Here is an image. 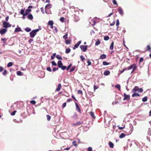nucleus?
<instances>
[{
  "label": "nucleus",
  "instance_id": "nucleus-53",
  "mask_svg": "<svg viewBox=\"0 0 151 151\" xmlns=\"http://www.w3.org/2000/svg\"><path fill=\"white\" fill-rule=\"evenodd\" d=\"M52 64L54 66H56L57 64L55 63V62L54 61H52Z\"/></svg>",
  "mask_w": 151,
  "mask_h": 151
},
{
  "label": "nucleus",
  "instance_id": "nucleus-1",
  "mask_svg": "<svg viewBox=\"0 0 151 151\" xmlns=\"http://www.w3.org/2000/svg\"><path fill=\"white\" fill-rule=\"evenodd\" d=\"M39 29H37L32 30L29 33L30 37L32 38H33L36 35L37 32L39 31Z\"/></svg>",
  "mask_w": 151,
  "mask_h": 151
},
{
  "label": "nucleus",
  "instance_id": "nucleus-29",
  "mask_svg": "<svg viewBox=\"0 0 151 151\" xmlns=\"http://www.w3.org/2000/svg\"><path fill=\"white\" fill-rule=\"evenodd\" d=\"M115 87L117 88L119 91H120L121 86L120 85L117 84L115 86Z\"/></svg>",
  "mask_w": 151,
  "mask_h": 151
},
{
  "label": "nucleus",
  "instance_id": "nucleus-24",
  "mask_svg": "<svg viewBox=\"0 0 151 151\" xmlns=\"http://www.w3.org/2000/svg\"><path fill=\"white\" fill-rule=\"evenodd\" d=\"M22 30L21 28L19 27L18 28H16L15 29V32H19L21 31Z\"/></svg>",
  "mask_w": 151,
  "mask_h": 151
},
{
  "label": "nucleus",
  "instance_id": "nucleus-37",
  "mask_svg": "<svg viewBox=\"0 0 151 151\" xmlns=\"http://www.w3.org/2000/svg\"><path fill=\"white\" fill-rule=\"evenodd\" d=\"M109 37L108 36H105L104 37V40H106V41H107V40H109Z\"/></svg>",
  "mask_w": 151,
  "mask_h": 151
},
{
  "label": "nucleus",
  "instance_id": "nucleus-41",
  "mask_svg": "<svg viewBox=\"0 0 151 151\" xmlns=\"http://www.w3.org/2000/svg\"><path fill=\"white\" fill-rule=\"evenodd\" d=\"M17 74L18 76H22V73L21 71H19L17 72Z\"/></svg>",
  "mask_w": 151,
  "mask_h": 151
},
{
  "label": "nucleus",
  "instance_id": "nucleus-48",
  "mask_svg": "<svg viewBox=\"0 0 151 151\" xmlns=\"http://www.w3.org/2000/svg\"><path fill=\"white\" fill-rule=\"evenodd\" d=\"M47 70L48 71L50 72H51L52 71L50 67H47Z\"/></svg>",
  "mask_w": 151,
  "mask_h": 151
},
{
  "label": "nucleus",
  "instance_id": "nucleus-15",
  "mask_svg": "<svg viewBox=\"0 0 151 151\" xmlns=\"http://www.w3.org/2000/svg\"><path fill=\"white\" fill-rule=\"evenodd\" d=\"M109 145L110 147L113 148L114 146V144L111 142H109Z\"/></svg>",
  "mask_w": 151,
  "mask_h": 151
},
{
  "label": "nucleus",
  "instance_id": "nucleus-42",
  "mask_svg": "<svg viewBox=\"0 0 151 151\" xmlns=\"http://www.w3.org/2000/svg\"><path fill=\"white\" fill-rule=\"evenodd\" d=\"M151 49V47L149 45H147V51H150Z\"/></svg>",
  "mask_w": 151,
  "mask_h": 151
},
{
  "label": "nucleus",
  "instance_id": "nucleus-61",
  "mask_svg": "<svg viewBox=\"0 0 151 151\" xmlns=\"http://www.w3.org/2000/svg\"><path fill=\"white\" fill-rule=\"evenodd\" d=\"M112 1H113V4H115V5H117V4L116 0H113Z\"/></svg>",
  "mask_w": 151,
  "mask_h": 151
},
{
  "label": "nucleus",
  "instance_id": "nucleus-20",
  "mask_svg": "<svg viewBox=\"0 0 151 151\" xmlns=\"http://www.w3.org/2000/svg\"><path fill=\"white\" fill-rule=\"evenodd\" d=\"M139 96L140 95L139 94L137 93H134L132 94V97H134L135 96Z\"/></svg>",
  "mask_w": 151,
  "mask_h": 151
},
{
  "label": "nucleus",
  "instance_id": "nucleus-63",
  "mask_svg": "<svg viewBox=\"0 0 151 151\" xmlns=\"http://www.w3.org/2000/svg\"><path fill=\"white\" fill-rule=\"evenodd\" d=\"M87 63H88V65H91V63L89 60H88L87 61Z\"/></svg>",
  "mask_w": 151,
  "mask_h": 151
},
{
  "label": "nucleus",
  "instance_id": "nucleus-10",
  "mask_svg": "<svg viewBox=\"0 0 151 151\" xmlns=\"http://www.w3.org/2000/svg\"><path fill=\"white\" fill-rule=\"evenodd\" d=\"M7 31V29H3L0 31V33L1 34H4Z\"/></svg>",
  "mask_w": 151,
  "mask_h": 151
},
{
  "label": "nucleus",
  "instance_id": "nucleus-47",
  "mask_svg": "<svg viewBox=\"0 0 151 151\" xmlns=\"http://www.w3.org/2000/svg\"><path fill=\"white\" fill-rule=\"evenodd\" d=\"M75 67H72L70 70V72H71L73 71L75 69Z\"/></svg>",
  "mask_w": 151,
  "mask_h": 151
},
{
  "label": "nucleus",
  "instance_id": "nucleus-19",
  "mask_svg": "<svg viewBox=\"0 0 151 151\" xmlns=\"http://www.w3.org/2000/svg\"><path fill=\"white\" fill-rule=\"evenodd\" d=\"M71 40H65V42L66 45H68L70 44Z\"/></svg>",
  "mask_w": 151,
  "mask_h": 151
},
{
  "label": "nucleus",
  "instance_id": "nucleus-30",
  "mask_svg": "<svg viewBox=\"0 0 151 151\" xmlns=\"http://www.w3.org/2000/svg\"><path fill=\"white\" fill-rule=\"evenodd\" d=\"M90 114L93 119H94L95 118V117L94 116V114L92 111H91L90 112Z\"/></svg>",
  "mask_w": 151,
  "mask_h": 151
},
{
  "label": "nucleus",
  "instance_id": "nucleus-40",
  "mask_svg": "<svg viewBox=\"0 0 151 151\" xmlns=\"http://www.w3.org/2000/svg\"><path fill=\"white\" fill-rule=\"evenodd\" d=\"M13 65V64L11 62H9L8 63V64L7 65V67H10L12 66Z\"/></svg>",
  "mask_w": 151,
  "mask_h": 151
},
{
  "label": "nucleus",
  "instance_id": "nucleus-21",
  "mask_svg": "<svg viewBox=\"0 0 151 151\" xmlns=\"http://www.w3.org/2000/svg\"><path fill=\"white\" fill-rule=\"evenodd\" d=\"M51 4H47L46 5L45 8V10L49 9L51 8Z\"/></svg>",
  "mask_w": 151,
  "mask_h": 151
},
{
  "label": "nucleus",
  "instance_id": "nucleus-4",
  "mask_svg": "<svg viewBox=\"0 0 151 151\" xmlns=\"http://www.w3.org/2000/svg\"><path fill=\"white\" fill-rule=\"evenodd\" d=\"M87 45H81L80 46V47L83 52H85L87 50Z\"/></svg>",
  "mask_w": 151,
  "mask_h": 151
},
{
  "label": "nucleus",
  "instance_id": "nucleus-56",
  "mask_svg": "<svg viewBox=\"0 0 151 151\" xmlns=\"http://www.w3.org/2000/svg\"><path fill=\"white\" fill-rule=\"evenodd\" d=\"M16 112H17V111L16 110H15V111H14L13 112H12L11 113V115L12 116L14 115L15 114Z\"/></svg>",
  "mask_w": 151,
  "mask_h": 151
},
{
  "label": "nucleus",
  "instance_id": "nucleus-43",
  "mask_svg": "<svg viewBox=\"0 0 151 151\" xmlns=\"http://www.w3.org/2000/svg\"><path fill=\"white\" fill-rule=\"evenodd\" d=\"M56 54L55 53L53 54L52 56H51V60L54 59V57L56 56Z\"/></svg>",
  "mask_w": 151,
  "mask_h": 151
},
{
  "label": "nucleus",
  "instance_id": "nucleus-3",
  "mask_svg": "<svg viewBox=\"0 0 151 151\" xmlns=\"http://www.w3.org/2000/svg\"><path fill=\"white\" fill-rule=\"evenodd\" d=\"M33 7V6H29L28 7V9H27L25 12V15L26 16L28 15L29 13L31 11V9H29V8H32Z\"/></svg>",
  "mask_w": 151,
  "mask_h": 151
},
{
  "label": "nucleus",
  "instance_id": "nucleus-23",
  "mask_svg": "<svg viewBox=\"0 0 151 151\" xmlns=\"http://www.w3.org/2000/svg\"><path fill=\"white\" fill-rule=\"evenodd\" d=\"M138 87L137 86H135L132 90L134 92H136L138 91Z\"/></svg>",
  "mask_w": 151,
  "mask_h": 151
},
{
  "label": "nucleus",
  "instance_id": "nucleus-27",
  "mask_svg": "<svg viewBox=\"0 0 151 151\" xmlns=\"http://www.w3.org/2000/svg\"><path fill=\"white\" fill-rule=\"evenodd\" d=\"M126 136V135L123 133H122L119 136V137L120 138H122Z\"/></svg>",
  "mask_w": 151,
  "mask_h": 151
},
{
  "label": "nucleus",
  "instance_id": "nucleus-50",
  "mask_svg": "<svg viewBox=\"0 0 151 151\" xmlns=\"http://www.w3.org/2000/svg\"><path fill=\"white\" fill-rule=\"evenodd\" d=\"M60 68H61L62 70H64L66 69V67L65 66H63V65L61 66V67Z\"/></svg>",
  "mask_w": 151,
  "mask_h": 151
},
{
  "label": "nucleus",
  "instance_id": "nucleus-51",
  "mask_svg": "<svg viewBox=\"0 0 151 151\" xmlns=\"http://www.w3.org/2000/svg\"><path fill=\"white\" fill-rule=\"evenodd\" d=\"M7 70H4V72L2 74L4 76H5L7 74Z\"/></svg>",
  "mask_w": 151,
  "mask_h": 151
},
{
  "label": "nucleus",
  "instance_id": "nucleus-12",
  "mask_svg": "<svg viewBox=\"0 0 151 151\" xmlns=\"http://www.w3.org/2000/svg\"><path fill=\"white\" fill-rule=\"evenodd\" d=\"M118 11L120 14L122 15H123L124 12L122 9L121 8H119L118 9Z\"/></svg>",
  "mask_w": 151,
  "mask_h": 151
},
{
  "label": "nucleus",
  "instance_id": "nucleus-13",
  "mask_svg": "<svg viewBox=\"0 0 151 151\" xmlns=\"http://www.w3.org/2000/svg\"><path fill=\"white\" fill-rule=\"evenodd\" d=\"M58 66L59 68L61 67V66L63 65V63L61 60H59L58 62Z\"/></svg>",
  "mask_w": 151,
  "mask_h": 151
},
{
  "label": "nucleus",
  "instance_id": "nucleus-25",
  "mask_svg": "<svg viewBox=\"0 0 151 151\" xmlns=\"http://www.w3.org/2000/svg\"><path fill=\"white\" fill-rule=\"evenodd\" d=\"M114 42H112L110 47V49L111 50H112L114 48Z\"/></svg>",
  "mask_w": 151,
  "mask_h": 151
},
{
  "label": "nucleus",
  "instance_id": "nucleus-22",
  "mask_svg": "<svg viewBox=\"0 0 151 151\" xmlns=\"http://www.w3.org/2000/svg\"><path fill=\"white\" fill-rule=\"evenodd\" d=\"M132 67H133L132 66H131V65H130L127 68H124V71H125L126 70H129L131 69L132 68Z\"/></svg>",
  "mask_w": 151,
  "mask_h": 151
},
{
  "label": "nucleus",
  "instance_id": "nucleus-35",
  "mask_svg": "<svg viewBox=\"0 0 151 151\" xmlns=\"http://www.w3.org/2000/svg\"><path fill=\"white\" fill-rule=\"evenodd\" d=\"M100 43V41L99 39H97V41L95 43L96 45H98Z\"/></svg>",
  "mask_w": 151,
  "mask_h": 151
},
{
  "label": "nucleus",
  "instance_id": "nucleus-39",
  "mask_svg": "<svg viewBox=\"0 0 151 151\" xmlns=\"http://www.w3.org/2000/svg\"><path fill=\"white\" fill-rule=\"evenodd\" d=\"M109 64V63H107L106 61H103V65H106Z\"/></svg>",
  "mask_w": 151,
  "mask_h": 151
},
{
  "label": "nucleus",
  "instance_id": "nucleus-17",
  "mask_svg": "<svg viewBox=\"0 0 151 151\" xmlns=\"http://www.w3.org/2000/svg\"><path fill=\"white\" fill-rule=\"evenodd\" d=\"M27 18L28 19L30 20H32L33 19V17L32 14H30L27 16Z\"/></svg>",
  "mask_w": 151,
  "mask_h": 151
},
{
  "label": "nucleus",
  "instance_id": "nucleus-57",
  "mask_svg": "<svg viewBox=\"0 0 151 151\" xmlns=\"http://www.w3.org/2000/svg\"><path fill=\"white\" fill-rule=\"evenodd\" d=\"M80 58L81 59V60L83 61L85 59V58H84V57L82 55H81L80 57Z\"/></svg>",
  "mask_w": 151,
  "mask_h": 151
},
{
  "label": "nucleus",
  "instance_id": "nucleus-49",
  "mask_svg": "<svg viewBox=\"0 0 151 151\" xmlns=\"http://www.w3.org/2000/svg\"><path fill=\"white\" fill-rule=\"evenodd\" d=\"M68 35L67 34H66L64 35L63 37L64 39H66L68 38Z\"/></svg>",
  "mask_w": 151,
  "mask_h": 151
},
{
  "label": "nucleus",
  "instance_id": "nucleus-34",
  "mask_svg": "<svg viewBox=\"0 0 151 151\" xmlns=\"http://www.w3.org/2000/svg\"><path fill=\"white\" fill-rule=\"evenodd\" d=\"M25 30L28 32H29L31 31V29L29 27H27L25 29Z\"/></svg>",
  "mask_w": 151,
  "mask_h": 151
},
{
  "label": "nucleus",
  "instance_id": "nucleus-6",
  "mask_svg": "<svg viewBox=\"0 0 151 151\" xmlns=\"http://www.w3.org/2000/svg\"><path fill=\"white\" fill-rule=\"evenodd\" d=\"M53 22L52 20H50L48 22L47 24L48 25L50 26V28L52 29H53Z\"/></svg>",
  "mask_w": 151,
  "mask_h": 151
},
{
  "label": "nucleus",
  "instance_id": "nucleus-46",
  "mask_svg": "<svg viewBox=\"0 0 151 151\" xmlns=\"http://www.w3.org/2000/svg\"><path fill=\"white\" fill-rule=\"evenodd\" d=\"M1 40L3 41L5 43L6 42V40H7V39L6 38H1Z\"/></svg>",
  "mask_w": 151,
  "mask_h": 151
},
{
  "label": "nucleus",
  "instance_id": "nucleus-11",
  "mask_svg": "<svg viewBox=\"0 0 151 151\" xmlns=\"http://www.w3.org/2000/svg\"><path fill=\"white\" fill-rule=\"evenodd\" d=\"M83 124V122H78L76 123H73V125L74 126H76L80 125L81 124Z\"/></svg>",
  "mask_w": 151,
  "mask_h": 151
},
{
  "label": "nucleus",
  "instance_id": "nucleus-44",
  "mask_svg": "<svg viewBox=\"0 0 151 151\" xmlns=\"http://www.w3.org/2000/svg\"><path fill=\"white\" fill-rule=\"evenodd\" d=\"M121 97L119 96L116 99V101H118L119 102L121 101Z\"/></svg>",
  "mask_w": 151,
  "mask_h": 151
},
{
  "label": "nucleus",
  "instance_id": "nucleus-58",
  "mask_svg": "<svg viewBox=\"0 0 151 151\" xmlns=\"http://www.w3.org/2000/svg\"><path fill=\"white\" fill-rule=\"evenodd\" d=\"M78 94H80L81 95H82L83 92H82V91H81V90H79L78 91Z\"/></svg>",
  "mask_w": 151,
  "mask_h": 151
},
{
  "label": "nucleus",
  "instance_id": "nucleus-8",
  "mask_svg": "<svg viewBox=\"0 0 151 151\" xmlns=\"http://www.w3.org/2000/svg\"><path fill=\"white\" fill-rule=\"evenodd\" d=\"M131 66H132V68H133V70L131 72V73H133L134 71L135 70V69L137 68V67L136 66V65L135 64H133L131 65Z\"/></svg>",
  "mask_w": 151,
  "mask_h": 151
},
{
  "label": "nucleus",
  "instance_id": "nucleus-26",
  "mask_svg": "<svg viewBox=\"0 0 151 151\" xmlns=\"http://www.w3.org/2000/svg\"><path fill=\"white\" fill-rule=\"evenodd\" d=\"M24 10L23 9H22L21 10V11L20 12V14H21L22 15H23L24 16H26V15H25V13H24Z\"/></svg>",
  "mask_w": 151,
  "mask_h": 151
},
{
  "label": "nucleus",
  "instance_id": "nucleus-55",
  "mask_svg": "<svg viewBox=\"0 0 151 151\" xmlns=\"http://www.w3.org/2000/svg\"><path fill=\"white\" fill-rule=\"evenodd\" d=\"M30 102L31 103L35 105L36 104V101L34 100H32L30 101Z\"/></svg>",
  "mask_w": 151,
  "mask_h": 151
},
{
  "label": "nucleus",
  "instance_id": "nucleus-9",
  "mask_svg": "<svg viewBox=\"0 0 151 151\" xmlns=\"http://www.w3.org/2000/svg\"><path fill=\"white\" fill-rule=\"evenodd\" d=\"M62 87V86L60 83L58 84L57 88L56 89L55 91H59Z\"/></svg>",
  "mask_w": 151,
  "mask_h": 151
},
{
  "label": "nucleus",
  "instance_id": "nucleus-7",
  "mask_svg": "<svg viewBox=\"0 0 151 151\" xmlns=\"http://www.w3.org/2000/svg\"><path fill=\"white\" fill-rule=\"evenodd\" d=\"M81 41H79L75 45L74 47L73 48V49L75 50L76 48H77L81 43Z\"/></svg>",
  "mask_w": 151,
  "mask_h": 151
},
{
  "label": "nucleus",
  "instance_id": "nucleus-60",
  "mask_svg": "<svg viewBox=\"0 0 151 151\" xmlns=\"http://www.w3.org/2000/svg\"><path fill=\"white\" fill-rule=\"evenodd\" d=\"M117 127H118V129H120V130H121V129H124L125 127L124 126L123 127H119V126H117Z\"/></svg>",
  "mask_w": 151,
  "mask_h": 151
},
{
  "label": "nucleus",
  "instance_id": "nucleus-28",
  "mask_svg": "<svg viewBox=\"0 0 151 151\" xmlns=\"http://www.w3.org/2000/svg\"><path fill=\"white\" fill-rule=\"evenodd\" d=\"M70 51L71 50L70 48H67L65 49V52L66 53L68 54L70 52Z\"/></svg>",
  "mask_w": 151,
  "mask_h": 151
},
{
  "label": "nucleus",
  "instance_id": "nucleus-38",
  "mask_svg": "<svg viewBox=\"0 0 151 151\" xmlns=\"http://www.w3.org/2000/svg\"><path fill=\"white\" fill-rule=\"evenodd\" d=\"M147 96H145L142 99V101L143 102H145L147 101Z\"/></svg>",
  "mask_w": 151,
  "mask_h": 151
},
{
  "label": "nucleus",
  "instance_id": "nucleus-52",
  "mask_svg": "<svg viewBox=\"0 0 151 151\" xmlns=\"http://www.w3.org/2000/svg\"><path fill=\"white\" fill-rule=\"evenodd\" d=\"M72 64H70L67 67V70H68L72 66Z\"/></svg>",
  "mask_w": 151,
  "mask_h": 151
},
{
  "label": "nucleus",
  "instance_id": "nucleus-18",
  "mask_svg": "<svg viewBox=\"0 0 151 151\" xmlns=\"http://www.w3.org/2000/svg\"><path fill=\"white\" fill-rule=\"evenodd\" d=\"M75 104H76V109H78V111L79 112L81 113V110H80V108L79 107V106L78 105L76 102L75 103Z\"/></svg>",
  "mask_w": 151,
  "mask_h": 151
},
{
  "label": "nucleus",
  "instance_id": "nucleus-5",
  "mask_svg": "<svg viewBox=\"0 0 151 151\" xmlns=\"http://www.w3.org/2000/svg\"><path fill=\"white\" fill-rule=\"evenodd\" d=\"M124 98L123 99V100H127V101H128L130 99V96L129 95H127L125 93H124Z\"/></svg>",
  "mask_w": 151,
  "mask_h": 151
},
{
  "label": "nucleus",
  "instance_id": "nucleus-36",
  "mask_svg": "<svg viewBox=\"0 0 151 151\" xmlns=\"http://www.w3.org/2000/svg\"><path fill=\"white\" fill-rule=\"evenodd\" d=\"M74 18H75V19H74V20L75 22H77L79 20V19L77 16H75Z\"/></svg>",
  "mask_w": 151,
  "mask_h": 151
},
{
  "label": "nucleus",
  "instance_id": "nucleus-64",
  "mask_svg": "<svg viewBox=\"0 0 151 151\" xmlns=\"http://www.w3.org/2000/svg\"><path fill=\"white\" fill-rule=\"evenodd\" d=\"M143 60H144V59H143V58H141L139 59V63H141L143 61Z\"/></svg>",
  "mask_w": 151,
  "mask_h": 151
},
{
  "label": "nucleus",
  "instance_id": "nucleus-16",
  "mask_svg": "<svg viewBox=\"0 0 151 151\" xmlns=\"http://www.w3.org/2000/svg\"><path fill=\"white\" fill-rule=\"evenodd\" d=\"M106 58V55L105 54H103L100 56V59H105Z\"/></svg>",
  "mask_w": 151,
  "mask_h": 151
},
{
  "label": "nucleus",
  "instance_id": "nucleus-14",
  "mask_svg": "<svg viewBox=\"0 0 151 151\" xmlns=\"http://www.w3.org/2000/svg\"><path fill=\"white\" fill-rule=\"evenodd\" d=\"M110 73V72L109 70L105 71L104 73V75L105 76H107L109 75Z\"/></svg>",
  "mask_w": 151,
  "mask_h": 151
},
{
  "label": "nucleus",
  "instance_id": "nucleus-45",
  "mask_svg": "<svg viewBox=\"0 0 151 151\" xmlns=\"http://www.w3.org/2000/svg\"><path fill=\"white\" fill-rule=\"evenodd\" d=\"M46 116H47V120L48 121H49L50 119V118H51L50 116L49 115H47Z\"/></svg>",
  "mask_w": 151,
  "mask_h": 151
},
{
  "label": "nucleus",
  "instance_id": "nucleus-31",
  "mask_svg": "<svg viewBox=\"0 0 151 151\" xmlns=\"http://www.w3.org/2000/svg\"><path fill=\"white\" fill-rule=\"evenodd\" d=\"M99 86L98 85H94L93 86V89L94 91H95V90L99 88Z\"/></svg>",
  "mask_w": 151,
  "mask_h": 151
},
{
  "label": "nucleus",
  "instance_id": "nucleus-62",
  "mask_svg": "<svg viewBox=\"0 0 151 151\" xmlns=\"http://www.w3.org/2000/svg\"><path fill=\"white\" fill-rule=\"evenodd\" d=\"M66 105V103H64L62 105V107L63 108L65 107Z\"/></svg>",
  "mask_w": 151,
  "mask_h": 151
},
{
  "label": "nucleus",
  "instance_id": "nucleus-59",
  "mask_svg": "<svg viewBox=\"0 0 151 151\" xmlns=\"http://www.w3.org/2000/svg\"><path fill=\"white\" fill-rule=\"evenodd\" d=\"M60 20L62 22H63L64 20V18L63 17H62L60 18Z\"/></svg>",
  "mask_w": 151,
  "mask_h": 151
},
{
  "label": "nucleus",
  "instance_id": "nucleus-2",
  "mask_svg": "<svg viewBox=\"0 0 151 151\" xmlns=\"http://www.w3.org/2000/svg\"><path fill=\"white\" fill-rule=\"evenodd\" d=\"M11 24H10L9 23L5 21H4L3 23V27L5 28L10 27H11Z\"/></svg>",
  "mask_w": 151,
  "mask_h": 151
},
{
  "label": "nucleus",
  "instance_id": "nucleus-33",
  "mask_svg": "<svg viewBox=\"0 0 151 151\" xmlns=\"http://www.w3.org/2000/svg\"><path fill=\"white\" fill-rule=\"evenodd\" d=\"M56 58H57L58 60H62V58L61 57V56L60 55H57L56 56Z\"/></svg>",
  "mask_w": 151,
  "mask_h": 151
},
{
  "label": "nucleus",
  "instance_id": "nucleus-54",
  "mask_svg": "<svg viewBox=\"0 0 151 151\" xmlns=\"http://www.w3.org/2000/svg\"><path fill=\"white\" fill-rule=\"evenodd\" d=\"M76 141H73L72 142V143L73 144V145H74L76 147L77 146V144H76Z\"/></svg>",
  "mask_w": 151,
  "mask_h": 151
},
{
  "label": "nucleus",
  "instance_id": "nucleus-32",
  "mask_svg": "<svg viewBox=\"0 0 151 151\" xmlns=\"http://www.w3.org/2000/svg\"><path fill=\"white\" fill-rule=\"evenodd\" d=\"M119 20L118 19H117L116 21V25L117 26V29H118V28L119 27Z\"/></svg>",
  "mask_w": 151,
  "mask_h": 151
}]
</instances>
